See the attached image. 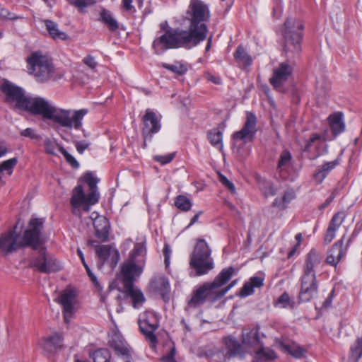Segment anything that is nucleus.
I'll use <instances>...</instances> for the list:
<instances>
[{
	"instance_id": "f257e3e1",
	"label": "nucleus",
	"mask_w": 362,
	"mask_h": 362,
	"mask_svg": "<svg viewBox=\"0 0 362 362\" xmlns=\"http://www.w3.org/2000/svg\"><path fill=\"white\" fill-rule=\"evenodd\" d=\"M0 90L5 95V102L13 109L27 111L34 115H40L45 120H51L69 129H80L82 127V120L88 113L87 109H62L56 107L43 98L28 96L22 88L8 80H3Z\"/></svg>"
},
{
	"instance_id": "f03ea898",
	"label": "nucleus",
	"mask_w": 362,
	"mask_h": 362,
	"mask_svg": "<svg viewBox=\"0 0 362 362\" xmlns=\"http://www.w3.org/2000/svg\"><path fill=\"white\" fill-rule=\"evenodd\" d=\"M187 16L190 22L189 29H168L164 35L156 37L152 44L156 54L181 47L189 49L206 39L208 28L205 22L210 17L208 6L201 0H190Z\"/></svg>"
},
{
	"instance_id": "7ed1b4c3",
	"label": "nucleus",
	"mask_w": 362,
	"mask_h": 362,
	"mask_svg": "<svg viewBox=\"0 0 362 362\" xmlns=\"http://www.w3.org/2000/svg\"><path fill=\"white\" fill-rule=\"evenodd\" d=\"M304 25L300 20L288 18L284 23V53L286 60L273 68L269 78L270 84L274 89L281 91L283 86L292 75L295 66L294 59L301 52V40Z\"/></svg>"
},
{
	"instance_id": "20e7f679",
	"label": "nucleus",
	"mask_w": 362,
	"mask_h": 362,
	"mask_svg": "<svg viewBox=\"0 0 362 362\" xmlns=\"http://www.w3.org/2000/svg\"><path fill=\"white\" fill-rule=\"evenodd\" d=\"M14 229L8 231L0 237V249L3 252L12 253L20 248L31 247L37 250L43 242L42 231L44 228V220L32 217L28 223L22 237Z\"/></svg>"
},
{
	"instance_id": "39448f33",
	"label": "nucleus",
	"mask_w": 362,
	"mask_h": 362,
	"mask_svg": "<svg viewBox=\"0 0 362 362\" xmlns=\"http://www.w3.org/2000/svg\"><path fill=\"white\" fill-rule=\"evenodd\" d=\"M234 272L235 269L233 267L225 268L212 282H206L194 289L191 298L187 301L188 306L196 308L206 301L214 303L220 299L218 288L229 281Z\"/></svg>"
},
{
	"instance_id": "423d86ee",
	"label": "nucleus",
	"mask_w": 362,
	"mask_h": 362,
	"mask_svg": "<svg viewBox=\"0 0 362 362\" xmlns=\"http://www.w3.org/2000/svg\"><path fill=\"white\" fill-rule=\"evenodd\" d=\"M81 179L87 184L89 192L86 195L82 186H76L73 189L71 204L75 209L82 206L83 211H88L90 205L95 204L99 200L100 194L97 184L100 180L94 177L92 172L86 173Z\"/></svg>"
},
{
	"instance_id": "0eeeda50",
	"label": "nucleus",
	"mask_w": 362,
	"mask_h": 362,
	"mask_svg": "<svg viewBox=\"0 0 362 362\" xmlns=\"http://www.w3.org/2000/svg\"><path fill=\"white\" fill-rule=\"evenodd\" d=\"M189 266L195 272L194 276L208 274L214 267L211 250L204 239L199 238L189 257Z\"/></svg>"
},
{
	"instance_id": "6e6552de",
	"label": "nucleus",
	"mask_w": 362,
	"mask_h": 362,
	"mask_svg": "<svg viewBox=\"0 0 362 362\" xmlns=\"http://www.w3.org/2000/svg\"><path fill=\"white\" fill-rule=\"evenodd\" d=\"M29 73L33 74L36 80L43 83L52 78L54 68L48 58L39 52H34L27 59Z\"/></svg>"
},
{
	"instance_id": "1a4fd4ad",
	"label": "nucleus",
	"mask_w": 362,
	"mask_h": 362,
	"mask_svg": "<svg viewBox=\"0 0 362 362\" xmlns=\"http://www.w3.org/2000/svg\"><path fill=\"white\" fill-rule=\"evenodd\" d=\"M37 249L39 250L38 255L33 257L30 261V266L37 269L39 272L45 274L55 272L61 269V265L53 255L47 253L45 247L41 245Z\"/></svg>"
},
{
	"instance_id": "9d476101",
	"label": "nucleus",
	"mask_w": 362,
	"mask_h": 362,
	"mask_svg": "<svg viewBox=\"0 0 362 362\" xmlns=\"http://www.w3.org/2000/svg\"><path fill=\"white\" fill-rule=\"evenodd\" d=\"M139 326L141 332L150 342L152 348L157 344V337L154 332L158 329V321L153 313L145 314L143 319H139Z\"/></svg>"
},
{
	"instance_id": "9b49d317",
	"label": "nucleus",
	"mask_w": 362,
	"mask_h": 362,
	"mask_svg": "<svg viewBox=\"0 0 362 362\" xmlns=\"http://www.w3.org/2000/svg\"><path fill=\"white\" fill-rule=\"evenodd\" d=\"M257 117L252 112L247 113V119L243 128L233 134V139L235 141H241L243 144L253 141L256 133Z\"/></svg>"
},
{
	"instance_id": "f8f14e48",
	"label": "nucleus",
	"mask_w": 362,
	"mask_h": 362,
	"mask_svg": "<svg viewBox=\"0 0 362 362\" xmlns=\"http://www.w3.org/2000/svg\"><path fill=\"white\" fill-rule=\"evenodd\" d=\"M136 262L129 259L124 262L121 267V275L124 287L134 285V278L142 272V267Z\"/></svg>"
},
{
	"instance_id": "ddd939ff",
	"label": "nucleus",
	"mask_w": 362,
	"mask_h": 362,
	"mask_svg": "<svg viewBox=\"0 0 362 362\" xmlns=\"http://www.w3.org/2000/svg\"><path fill=\"white\" fill-rule=\"evenodd\" d=\"M144 127L142 129V135L146 140H151L153 134L157 133L160 129V124L156 115L147 110L143 117Z\"/></svg>"
},
{
	"instance_id": "4468645a",
	"label": "nucleus",
	"mask_w": 362,
	"mask_h": 362,
	"mask_svg": "<svg viewBox=\"0 0 362 362\" xmlns=\"http://www.w3.org/2000/svg\"><path fill=\"white\" fill-rule=\"evenodd\" d=\"M265 334L260 332V326L257 325L251 328L244 329L242 332V342L250 347L262 346V339Z\"/></svg>"
},
{
	"instance_id": "2eb2a0df",
	"label": "nucleus",
	"mask_w": 362,
	"mask_h": 362,
	"mask_svg": "<svg viewBox=\"0 0 362 362\" xmlns=\"http://www.w3.org/2000/svg\"><path fill=\"white\" fill-rule=\"evenodd\" d=\"M76 301V293L71 290L64 291L59 298L57 302L63 307V315L64 321L68 323L74 313V305Z\"/></svg>"
},
{
	"instance_id": "dca6fc26",
	"label": "nucleus",
	"mask_w": 362,
	"mask_h": 362,
	"mask_svg": "<svg viewBox=\"0 0 362 362\" xmlns=\"http://www.w3.org/2000/svg\"><path fill=\"white\" fill-rule=\"evenodd\" d=\"M344 238L343 236L339 240L336 242L332 247L328 251L327 256L326 258V262L333 267H337L340 260L346 255L349 244L351 242L349 239L347 245L344 247Z\"/></svg>"
},
{
	"instance_id": "f3484780",
	"label": "nucleus",
	"mask_w": 362,
	"mask_h": 362,
	"mask_svg": "<svg viewBox=\"0 0 362 362\" xmlns=\"http://www.w3.org/2000/svg\"><path fill=\"white\" fill-rule=\"evenodd\" d=\"M95 230V236L102 241L108 238L110 223L107 218L99 216L97 212H93L90 216Z\"/></svg>"
},
{
	"instance_id": "a211bd4d",
	"label": "nucleus",
	"mask_w": 362,
	"mask_h": 362,
	"mask_svg": "<svg viewBox=\"0 0 362 362\" xmlns=\"http://www.w3.org/2000/svg\"><path fill=\"white\" fill-rule=\"evenodd\" d=\"M63 339L60 334L54 333L39 341V346L45 354H52L62 347Z\"/></svg>"
},
{
	"instance_id": "6ab92c4d",
	"label": "nucleus",
	"mask_w": 362,
	"mask_h": 362,
	"mask_svg": "<svg viewBox=\"0 0 362 362\" xmlns=\"http://www.w3.org/2000/svg\"><path fill=\"white\" fill-rule=\"evenodd\" d=\"M322 256L315 250L312 249L306 255L303 268V274L315 275V268L320 264Z\"/></svg>"
},
{
	"instance_id": "aec40b11",
	"label": "nucleus",
	"mask_w": 362,
	"mask_h": 362,
	"mask_svg": "<svg viewBox=\"0 0 362 362\" xmlns=\"http://www.w3.org/2000/svg\"><path fill=\"white\" fill-rule=\"evenodd\" d=\"M223 340L227 350L226 356L229 358L243 354V347L235 337L227 336L225 337Z\"/></svg>"
},
{
	"instance_id": "412c9836",
	"label": "nucleus",
	"mask_w": 362,
	"mask_h": 362,
	"mask_svg": "<svg viewBox=\"0 0 362 362\" xmlns=\"http://www.w3.org/2000/svg\"><path fill=\"white\" fill-rule=\"evenodd\" d=\"M46 30L49 33V36L55 41L62 40L67 41L70 40V37L64 32L59 30L58 24L52 20H43Z\"/></svg>"
},
{
	"instance_id": "4be33fe9",
	"label": "nucleus",
	"mask_w": 362,
	"mask_h": 362,
	"mask_svg": "<svg viewBox=\"0 0 362 362\" xmlns=\"http://www.w3.org/2000/svg\"><path fill=\"white\" fill-rule=\"evenodd\" d=\"M343 114L337 112L331 114L328 117V122L334 136L342 133L345 129V124L343 121Z\"/></svg>"
},
{
	"instance_id": "5701e85b",
	"label": "nucleus",
	"mask_w": 362,
	"mask_h": 362,
	"mask_svg": "<svg viewBox=\"0 0 362 362\" xmlns=\"http://www.w3.org/2000/svg\"><path fill=\"white\" fill-rule=\"evenodd\" d=\"M98 20L112 33L117 31L119 28V23L113 14L105 8H103L100 11Z\"/></svg>"
},
{
	"instance_id": "b1692460",
	"label": "nucleus",
	"mask_w": 362,
	"mask_h": 362,
	"mask_svg": "<svg viewBox=\"0 0 362 362\" xmlns=\"http://www.w3.org/2000/svg\"><path fill=\"white\" fill-rule=\"evenodd\" d=\"M109 343L110 346L114 349L116 354L122 356L124 358H131L129 345L118 336L112 337Z\"/></svg>"
},
{
	"instance_id": "393cba45",
	"label": "nucleus",
	"mask_w": 362,
	"mask_h": 362,
	"mask_svg": "<svg viewBox=\"0 0 362 362\" xmlns=\"http://www.w3.org/2000/svg\"><path fill=\"white\" fill-rule=\"evenodd\" d=\"M264 284V278L261 276H252L245 282L240 292V297H247L254 293L255 288H260Z\"/></svg>"
},
{
	"instance_id": "a878e982",
	"label": "nucleus",
	"mask_w": 362,
	"mask_h": 362,
	"mask_svg": "<svg viewBox=\"0 0 362 362\" xmlns=\"http://www.w3.org/2000/svg\"><path fill=\"white\" fill-rule=\"evenodd\" d=\"M124 290L127 296L132 300V305L134 308H139L145 301V297L139 288L134 287V285L124 287Z\"/></svg>"
},
{
	"instance_id": "bb28decb",
	"label": "nucleus",
	"mask_w": 362,
	"mask_h": 362,
	"mask_svg": "<svg viewBox=\"0 0 362 362\" xmlns=\"http://www.w3.org/2000/svg\"><path fill=\"white\" fill-rule=\"evenodd\" d=\"M151 286L156 291H158L163 298L170 291V284L168 279L164 276H155L151 281Z\"/></svg>"
},
{
	"instance_id": "cd10ccee",
	"label": "nucleus",
	"mask_w": 362,
	"mask_h": 362,
	"mask_svg": "<svg viewBox=\"0 0 362 362\" xmlns=\"http://www.w3.org/2000/svg\"><path fill=\"white\" fill-rule=\"evenodd\" d=\"M338 159L333 161L325 163L320 169L314 175V178L317 183H321L327 177L328 173L339 165Z\"/></svg>"
},
{
	"instance_id": "c85d7f7f",
	"label": "nucleus",
	"mask_w": 362,
	"mask_h": 362,
	"mask_svg": "<svg viewBox=\"0 0 362 362\" xmlns=\"http://www.w3.org/2000/svg\"><path fill=\"white\" fill-rule=\"evenodd\" d=\"M146 252V250L144 243H137L134 245L133 251L130 254L129 259L138 263H144Z\"/></svg>"
},
{
	"instance_id": "c756f323",
	"label": "nucleus",
	"mask_w": 362,
	"mask_h": 362,
	"mask_svg": "<svg viewBox=\"0 0 362 362\" xmlns=\"http://www.w3.org/2000/svg\"><path fill=\"white\" fill-rule=\"evenodd\" d=\"M292 155L291 152L285 149L284 150L279 156V159L277 165V170L282 173L284 171H286L287 169L291 165Z\"/></svg>"
},
{
	"instance_id": "7c9ffc66",
	"label": "nucleus",
	"mask_w": 362,
	"mask_h": 362,
	"mask_svg": "<svg viewBox=\"0 0 362 362\" xmlns=\"http://www.w3.org/2000/svg\"><path fill=\"white\" fill-rule=\"evenodd\" d=\"M296 198V194L293 190L289 189L284 192L281 199L276 198L272 203L273 206L279 209H285L288 204Z\"/></svg>"
},
{
	"instance_id": "2f4dec72",
	"label": "nucleus",
	"mask_w": 362,
	"mask_h": 362,
	"mask_svg": "<svg viewBox=\"0 0 362 362\" xmlns=\"http://www.w3.org/2000/svg\"><path fill=\"white\" fill-rule=\"evenodd\" d=\"M234 58L237 63L243 66H250L252 62L251 57L248 55L245 49L241 45L237 47L234 53Z\"/></svg>"
},
{
	"instance_id": "473e14b6",
	"label": "nucleus",
	"mask_w": 362,
	"mask_h": 362,
	"mask_svg": "<svg viewBox=\"0 0 362 362\" xmlns=\"http://www.w3.org/2000/svg\"><path fill=\"white\" fill-rule=\"evenodd\" d=\"M207 138L210 144L222 150L223 148V133L218 129H213L208 132Z\"/></svg>"
},
{
	"instance_id": "72a5a7b5",
	"label": "nucleus",
	"mask_w": 362,
	"mask_h": 362,
	"mask_svg": "<svg viewBox=\"0 0 362 362\" xmlns=\"http://www.w3.org/2000/svg\"><path fill=\"white\" fill-rule=\"evenodd\" d=\"M362 356V337H358L351 346L349 358L354 362H358Z\"/></svg>"
},
{
	"instance_id": "f704fd0d",
	"label": "nucleus",
	"mask_w": 362,
	"mask_h": 362,
	"mask_svg": "<svg viewBox=\"0 0 362 362\" xmlns=\"http://www.w3.org/2000/svg\"><path fill=\"white\" fill-rule=\"evenodd\" d=\"M317 293V288H300L298 293V303H307L313 298Z\"/></svg>"
},
{
	"instance_id": "c9c22d12",
	"label": "nucleus",
	"mask_w": 362,
	"mask_h": 362,
	"mask_svg": "<svg viewBox=\"0 0 362 362\" xmlns=\"http://www.w3.org/2000/svg\"><path fill=\"white\" fill-rule=\"evenodd\" d=\"M162 67L177 76L184 75L187 71V66L180 62H175L172 64L163 63Z\"/></svg>"
},
{
	"instance_id": "e433bc0d",
	"label": "nucleus",
	"mask_w": 362,
	"mask_h": 362,
	"mask_svg": "<svg viewBox=\"0 0 362 362\" xmlns=\"http://www.w3.org/2000/svg\"><path fill=\"white\" fill-rule=\"evenodd\" d=\"M281 346L285 351L296 358H301L305 353V349L296 344H282Z\"/></svg>"
},
{
	"instance_id": "4c0bfd02",
	"label": "nucleus",
	"mask_w": 362,
	"mask_h": 362,
	"mask_svg": "<svg viewBox=\"0 0 362 362\" xmlns=\"http://www.w3.org/2000/svg\"><path fill=\"white\" fill-rule=\"evenodd\" d=\"M94 362H111V354L107 349H99L92 355Z\"/></svg>"
},
{
	"instance_id": "58836bf2",
	"label": "nucleus",
	"mask_w": 362,
	"mask_h": 362,
	"mask_svg": "<svg viewBox=\"0 0 362 362\" xmlns=\"http://www.w3.org/2000/svg\"><path fill=\"white\" fill-rule=\"evenodd\" d=\"M300 288H318L316 275H308L303 274L300 277Z\"/></svg>"
},
{
	"instance_id": "ea45409f",
	"label": "nucleus",
	"mask_w": 362,
	"mask_h": 362,
	"mask_svg": "<svg viewBox=\"0 0 362 362\" xmlns=\"http://www.w3.org/2000/svg\"><path fill=\"white\" fill-rule=\"evenodd\" d=\"M175 206L182 211H188L192 207L189 199L184 195H178L175 200Z\"/></svg>"
},
{
	"instance_id": "a19ab883",
	"label": "nucleus",
	"mask_w": 362,
	"mask_h": 362,
	"mask_svg": "<svg viewBox=\"0 0 362 362\" xmlns=\"http://www.w3.org/2000/svg\"><path fill=\"white\" fill-rule=\"evenodd\" d=\"M280 305L282 308H293L295 307V302L292 300L288 293L286 292L283 293L278 298L276 305Z\"/></svg>"
},
{
	"instance_id": "79ce46f5",
	"label": "nucleus",
	"mask_w": 362,
	"mask_h": 362,
	"mask_svg": "<svg viewBox=\"0 0 362 362\" xmlns=\"http://www.w3.org/2000/svg\"><path fill=\"white\" fill-rule=\"evenodd\" d=\"M326 139L325 136H322L320 134L315 133L312 134L310 136V138L305 141V146L303 148V151H309L310 150V148L313 145L318 144L321 141H325Z\"/></svg>"
},
{
	"instance_id": "37998d69",
	"label": "nucleus",
	"mask_w": 362,
	"mask_h": 362,
	"mask_svg": "<svg viewBox=\"0 0 362 362\" xmlns=\"http://www.w3.org/2000/svg\"><path fill=\"white\" fill-rule=\"evenodd\" d=\"M113 247L109 245H100L96 247V254L99 259L103 262V264H105V261L109 258L110 252Z\"/></svg>"
},
{
	"instance_id": "c03bdc74",
	"label": "nucleus",
	"mask_w": 362,
	"mask_h": 362,
	"mask_svg": "<svg viewBox=\"0 0 362 362\" xmlns=\"http://www.w3.org/2000/svg\"><path fill=\"white\" fill-rule=\"evenodd\" d=\"M45 152L48 154L56 156V150H59V146H61L55 140H52L49 138L45 139L44 141Z\"/></svg>"
},
{
	"instance_id": "a18cd8bd",
	"label": "nucleus",
	"mask_w": 362,
	"mask_h": 362,
	"mask_svg": "<svg viewBox=\"0 0 362 362\" xmlns=\"http://www.w3.org/2000/svg\"><path fill=\"white\" fill-rule=\"evenodd\" d=\"M18 160L16 158H12L6 160L0 164V173L6 171L8 175H11L13 173V168L17 164Z\"/></svg>"
},
{
	"instance_id": "49530a36",
	"label": "nucleus",
	"mask_w": 362,
	"mask_h": 362,
	"mask_svg": "<svg viewBox=\"0 0 362 362\" xmlns=\"http://www.w3.org/2000/svg\"><path fill=\"white\" fill-rule=\"evenodd\" d=\"M260 346L261 347L256 352L259 358L263 357L267 360H272L276 358V354L274 350L269 348H264L262 345Z\"/></svg>"
},
{
	"instance_id": "de8ad7c7",
	"label": "nucleus",
	"mask_w": 362,
	"mask_h": 362,
	"mask_svg": "<svg viewBox=\"0 0 362 362\" xmlns=\"http://www.w3.org/2000/svg\"><path fill=\"white\" fill-rule=\"evenodd\" d=\"M95 0H70V4L83 11L86 8L95 4Z\"/></svg>"
},
{
	"instance_id": "09e8293b",
	"label": "nucleus",
	"mask_w": 362,
	"mask_h": 362,
	"mask_svg": "<svg viewBox=\"0 0 362 362\" xmlns=\"http://www.w3.org/2000/svg\"><path fill=\"white\" fill-rule=\"evenodd\" d=\"M59 151L64 156L67 163L74 168H78L79 167V163L75 159V158L69 153L66 149L62 146H59Z\"/></svg>"
},
{
	"instance_id": "8fccbe9b",
	"label": "nucleus",
	"mask_w": 362,
	"mask_h": 362,
	"mask_svg": "<svg viewBox=\"0 0 362 362\" xmlns=\"http://www.w3.org/2000/svg\"><path fill=\"white\" fill-rule=\"evenodd\" d=\"M119 259V254L117 249L113 248L110 252L109 258L105 261L112 269H114Z\"/></svg>"
},
{
	"instance_id": "3c124183",
	"label": "nucleus",
	"mask_w": 362,
	"mask_h": 362,
	"mask_svg": "<svg viewBox=\"0 0 362 362\" xmlns=\"http://www.w3.org/2000/svg\"><path fill=\"white\" fill-rule=\"evenodd\" d=\"M174 157H175V153H169V154H167L165 156H159V155L155 156L153 157V159L156 161L159 162L163 165H165V164L169 163L174 158Z\"/></svg>"
},
{
	"instance_id": "603ef678",
	"label": "nucleus",
	"mask_w": 362,
	"mask_h": 362,
	"mask_svg": "<svg viewBox=\"0 0 362 362\" xmlns=\"http://www.w3.org/2000/svg\"><path fill=\"white\" fill-rule=\"evenodd\" d=\"M341 215L342 214L340 213L335 214L332 218L329 226H332L335 230H337L344 221V218Z\"/></svg>"
},
{
	"instance_id": "864d4df0",
	"label": "nucleus",
	"mask_w": 362,
	"mask_h": 362,
	"mask_svg": "<svg viewBox=\"0 0 362 362\" xmlns=\"http://www.w3.org/2000/svg\"><path fill=\"white\" fill-rule=\"evenodd\" d=\"M74 144L77 151L80 154H82L84 152V151L87 149L90 145V143L86 140L75 141Z\"/></svg>"
},
{
	"instance_id": "5fc2aeb1",
	"label": "nucleus",
	"mask_w": 362,
	"mask_h": 362,
	"mask_svg": "<svg viewBox=\"0 0 362 362\" xmlns=\"http://www.w3.org/2000/svg\"><path fill=\"white\" fill-rule=\"evenodd\" d=\"M336 231L337 230H335L334 227L328 226L324 238V241L326 244H329L332 242V240L335 237Z\"/></svg>"
},
{
	"instance_id": "6e6d98bb",
	"label": "nucleus",
	"mask_w": 362,
	"mask_h": 362,
	"mask_svg": "<svg viewBox=\"0 0 362 362\" xmlns=\"http://www.w3.org/2000/svg\"><path fill=\"white\" fill-rule=\"evenodd\" d=\"M21 135L25 137H29L32 139H40V136L36 134L35 131L32 128H26L25 129L21 132Z\"/></svg>"
},
{
	"instance_id": "4d7b16f0",
	"label": "nucleus",
	"mask_w": 362,
	"mask_h": 362,
	"mask_svg": "<svg viewBox=\"0 0 362 362\" xmlns=\"http://www.w3.org/2000/svg\"><path fill=\"white\" fill-rule=\"evenodd\" d=\"M220 182L226 188H228L231 193L235 194V187L234 185L227 179L226 177H225L223 175H220Z\"/></svg>"
},
{
	"instance_id": "13d9d810",
	"label": "nucleus",
	"mask_w": 362,
	"mask_h": 362,
	"mask_svg": "<svg viewBox=\"0 0 362 362\" xmlns=\"http://www.w3.org/2000/svg\"><path fill=\"white\" fill-rule=\"evenodd\" d=\"M176 354V349L175 346H173L169 353L161 358V361L163 362H176L175 356Z\"/></svg>"
},
{
	"instance_id": "bf43d9fd",
	"label": "nucleus",
	"mask_w": 362,
	"mask_h": 362,
	"mask_svg": "<svg viewBox=\"0 0 362 362\" xmlns=\"http://www.w3.org/2000/svg\"><path fill=\"white\" fill-rule=\"evenodd\" d=\"M83 62L91 69H95L98 65V62L91 55H88L83 58Z\"/></svg>"
},
{
	"instance_id": "052dcab7",
	"label": "nucleus",
	"mask_w": 362,
	"mask_h": 362,
	"mask_svg": "<svg viewBox=\"0 0 362 362\" xmlns=\"http://www.w3.org/2000/svg\"><path fill=\"white\" fill-rule=\"evenodd\" d=\"M163 253L164 255V262L166 267H168L170 264V256L171 253V249L169 245L165 244Z\"/></svg>"
},
{
	"instance_id": "680f3d73",
	"label": "nucleus",
	"mask_w": 362,
	"mask_h": 362,
	"mask_svg": "<svg viewBox=\"0 0 362 362\" xmlns=\"http://www.w3.org/2000/svg\"><path fill=\"white\" fill-rule=\"evenodd\" d=\"M264 192L266 197L274 196L276 194V189L271 183H267Z\"/></svg>"
},
{
	"instance_id": "e2e57ef3",
	"label": "nucleus",
	"mask_w": 362,
	"mask_h": 362,
	"mask_svg": "<svg viewBox=\"0 0 362 362\" xmlns=\"http://www.w3.org/2000/svg\"><path fill=\"white\" fill-rule=\"evenodd\" d=\"M86 272L88 275V276L90 277L91 281L93 282V284H94V286L99 290V291H101L102 290V286H100L99 281H98L97 279V277L93 274V272H91L90 269L89 270H86Z\"/></svg>"
},
{
	"instance_id": "0e129e2a",
	"label": "nucleus",
	"mask_w": 362,
	"mask_h": 362,
	"mask_svg": "<svg viewBox=\"0 0 362 362\" xmlns=\"http://www.w3.org/2000/svg\"><path fill=\"white\" fill-rule=\"evenodd\" d=\"M334 290L333 289L327 296V298L325 300V301L322 303V308H328L331 306L332 302L334 298Z\"/></svg>"
},
{
	"instance_id": "69168bd1",
	"label": "nucleus",
	"mask_w": 362,
	"mask_h": 362,
	"mask_svg": "<svg viewBox=\"0 0 362 362\" xmlns=\"http://www.w3.org/2000/svg\"><path fill=\"white\" fill-rule=\"evenodd\" d=\"M236 281L237 280H234L229 285H228L226 288H218V293L220 295V297L222 298L223 296H225V294L233 287L235 286V284H236Z\"/></svg>"
},
{
	"instance_id": "338daca9",
	"label": "nucleus",
	"mask_w": 362,
	"mask_h": 362,
	"mask_svg": "<svg viewBox=\"0 0 362 362\" xmlns=\"http://www.w3.org/2000/svg\"><path fill=\"white\" fill-rule=\"evenodd\" d=\"M206 78L208 81H211L215 84H220L221 82V80L219 77L215 76L211 74H207L206 75Z\"/></svg>"
},
{
	"instance_id": "774afa93",
	"label": "nucleus",
	"mask_w": 362,
	"mask_h": 362,
	"mask_svg": "<svg viewBox=\"0 0 362 362\" xmlns=\"http://www.w3.org/2000/svg\"><path fill=\"white\" fill-rule=\"evenodd\" d=\"M335 197L334 193H332L326 200L325 202L320 206V209H324L327 206L329 205V204L333 201Z\"/></svg>"
}]
</instances>
